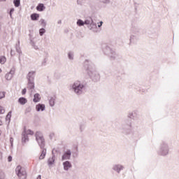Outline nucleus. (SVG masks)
Returning <instances> with one entry per match:
<instances>
[{
    "label": "nucleus",
    "instance_id": "obj_1",
    "mask_svg": "<svg viewBox=\"0 0 179 179\" xmlns=\"http://www.w3.org/2000/svg\"><path fill=\"white\" fill-rule=\"evenodd\" d=\"M115 129L117 132L124 134V135H129L132 133V121L126 119L121 124L116 125Z\"/></svg>",
    "mask_w": 179,
    "mask_h": 179
},
{
    "label": "nucleus",
    "instance_id": "obj_2",
    "mask_svg": "<svg viewBox=\"0 0 179 179\" xmlns=\"http://www.w3.org/2000/svg\"><path fill=\"white\" fill-rule=\"evenodd\" d=\"M69 90L73 92L77 96H81L86 90V85L83 84L80 80H76L70 85Z\"/></svg>",
    "mask_w": 179,
    "mask_h": 179
},
{
    "label": "nucleus",
    "instance_id": "obj_3",
    "mask_svg": "<svg viewBox=\"0 0 179 179\" xmlns=\"http://www.w3.org/2000/svg\"><path fill=\"white\" fill-rule=\"evenodd\" d=\"M88 64L89 61L85 60L84 66L87 71V75H89L90 79H92L93 82H99V80H100V74L99 73V71L92 69V67L88 65Z\"/></svg>",
    "mask_w": 179,
    "mask_h": 179
},
{
    "label": "nucleus",
    "instance_id": "obj_4",
    "mask_svg": "<svg viewBox=\"0 0 179 179\" xmlns=\"http://www.w3.org/2000/svg\"><path fill=\"white\" fill-rule=\"evenodd\" d=\"M131 34L129 38V45H132V44H136L138 41H139V29L136 27H133L131 29Z\"/></svg>",
    "mask_w": 179,
    "mask_h": 179
},
{
    "label": "nucleus",
    "instance_id": "obj_5",
    "mask_svg": "<svg viewBox=\"0 0 179 179\" xmlns=\"http://www.w3.org/2000/svg\"><path fill=\"white\" fill-rule=\"evenodd\" d=\"M85 24L91 31H93L94 33H97V24L94 22L92 17H87V18H85Z\"/></svg>",
    "mask_w": 179,
    "mask_h": 179
},
{
    "label": "nucleus",
    "instance_id": "obj_6",
    "mask_svg": "<svg viewBox=\"0 0 179 179\" xmlns=\"http://www.w3.org/2000/svg\"><path fill=\"white\" fill-rule=\"evenodd\" d=\"M102 50L103 54L109 57V58H111V59H115V58H117V53H115V50H114V49L111 48L110 46L103 45L102 46Z\"/></svg>",
    "mask_w": 179,
    "mask_h": 179
},
{
    "label": "nucleus",
    "instance_id": "obj_7",
    "mask_svg": "<svg viewBox=\"0 0 179 179\" xmlns=\"http://www.w3.org/2000/svg\"><path fill=\"white\" fill-rule=\"evenodd\" d=\"M36 141L41 149L45 148V139L41 131H36L35 134Z\"/></svg>",
    "mask_w": 179,
    "mask_h": 179
},
{
    "label": "nucleus",
    "instance_id": "obj_8",
    "mask_svg": "<svg viewBox=\"0 0 179 179\" xmlns=\"http://www.w3.org/2000/svg\"><path fill=\"white\" fill-rule=\"evenodd\" d=\"M169 144H167L164 141H162L157 151L158 155L159 156H167V155H169Z\"/></svg>",
    "mask_w": 179,
    "mask_h": 179
},
{
    "label": "nucleus",
    "instance_id": "obj_9",
    "mask_svg": "<svg viewBox=\"0 0 179 179\" xmlns=\"http://www.w3.org/2000/svg\"><path fill=\"white\" fill-rule=\"evenodd\" d=\"M15 173L20 179H26V170L20 166H18L15 169Z\"/></svg>",
    "mask_w": 179,
    "mask_h": 179
},
{
    "label": "nucleus",
    "instance_id": "obj_10",
    "mask_svg": "<svg viewBox=\"0 0 179 179\" xmlns=\"http://www.w3.org/2000/svg\"><path fill=\"white\" fill-rule=\"evenodd\" d=\"M127 118H129V120H133L134 121H135V120H138V118H139V113L138 110H134L129 111L127 114Z\"/></svg>",
    "mask_w": 179,
    "mask_h": 179
},
{
    "label": "nucleus",
    "instance_id": "obj_11",
    "mask_svg": "<svg viewBox=\"0 0 179 179\" xmlns=\"http://www.w3.org/2000/svg\"><path fill=\"white\" fill-rule=\"evenodd\" d=\"M124 165L120 164H114L112 167V169L113 171H115L117 173V174H120L122 170H124Z\"/></svg>",
    "mask_w": 179,
    "mask_h": 179
},
{
    "label": "nucleus",
    "instance_id": "obj_12",
    "mask_svg": "<svg viewBox=\"0 0 179 179\" xmlns=\"http://www.w3.org/2000/svg\"><path fill=\"white\" fill-rule=\"evenodd\" d=\"M71 156H72V152L71 150H67L62 156V162H64V160H71Z\"/></svg>",
    "mask_w": 179,
    "mask_h": 179
},
{
    "label": "nucleus",
    "instance_id": "obj_13",
    "mask_svg": "<svg viewBox=\"0 0 179 179\" xmlns=\"http://www.w3.org/2000/svg\"><path fill=\"white\" fill-rule=\"evenodd\" d=\"M34 78H36V71H29L27 75L28 82H34Z\"/></svg>",
    "mask_w": 179,
    "mask_h": 179
},
{
    "label": "nucleus",
    "instance_id": "obj_14",
    "mask_svg": "<svg viewBox=\"0 0 179 179\" xmlns=\"http://www.w3.org/2000/svg\"><path fill=\"white\" fill-rule=\"evenodd\" d=\"M15 75V69H11L10 72L7 73L5 75V79L7 80H12V78H13V76Z\"/></svg>",
    "mask_w": 179,
    "mask_h": 179
},
{
    "label": "nucleus",
    "instance_id": "obj_15",
    "mask_svg": "<svg viewBox=\"0 0 179 179\" xmlns=\"http://www.w3.org/2000/svg\"><path fill=\"white\" fill-rule=\"evenodd\" d=\"M15 48L16 52L19 54L18 59L19 61H20V57L22 55V49L20 48V41H18L17 43H16Z\"/></svg>",
    "mask_w": 179,
    "mask_h": 179
},
{
    "label": "nucleus",
    "instance_id": "obj_16",
    "mask_svg": "<svg viewBox=\"0 0 179 179\" xmlns=\"http://www.w3.org/2000/svg\"><path fill=\"white\" fill-rule=\"evenodd\" d=\"M36 110L38 111V113H40V111H45V105L43 103H38L36 106Z\"/></svg>",
    "mask_w": 179,
    "mask_h": 179
},
{
    "label": "nucleus",
    "instance_id": "obj_17",
    "mask_svg": "<svg viewBox=\"0 0 179 179\" xmlns=\"http://www.w3.org/2000/svg\"><path fill=\"white\" fill-rule=\"evenodd\" d=\"M63 167H64V170H65V171H68V170H69L71 168H72V164H71V162L69 161H66V162H63Z\"/></svg>",
    "mask_w": 179,
    "mask_h": 179
},
{
    "label": "nucleus",
    "instance_id": "obj_18",
    "mask_svg": "<svg viewBox=\"0 0 179 179\" xmlns=\"http://www.w3.org/2000/svg\"><path fill=\"white\" fill-rule=\"evenodd\" d=\"M41 149V153L39 156V160H43V159L45 158V155H47V149L45 148V147Z\"/></svg>",
    "mask_w": 179,
    "mask_h": 179
},
{
    "label": "nucleus",
    "instance_id": "obj_19",
    "mask_svg": "<svg viewBox=\"0 0 179 179\" xmlns=\"http://www.w3.org/2000/svg\"><path fill=\"white\" fill-rule=\"evenodd\" d=\"M54 163H55V155H52L48 160V165L49 166V167H51V166H52Z\"/></svg>",
    "mask_w": 179,
    "mask_h": 179
},
{
    "label": "nucleus",
    "instance_id": "obj_20",
    "mask_svg": "<svg viewBox=\"0 0 179 179\" xmlns=\"http://www.w3.org/2000/svg\"><path fill=\"white\" fill-rule=\"evenodd\" d=\"M55 101H57V97L52 96L49 99V105L50 107H54L55 106Z\"/></svg>",
    "mask_w": 179,
    "mask_h": 179
},
{
    "label": "nucleus",
    "instance_id": "obj_21",
    "mask_svg": "<svg viewBox=\"0 0 179 179\" xmlns=\"http://www.w3.org/2000/svg\"><path fill=\"white\" fill-rule=\"evenodd\" d=\"M36 10L38 12H43L45 10V7L43 3H38V6H36Z\"/></svg>",
    "mask_w": 179,
    "mask_h": 179
},
{
    "label": "nucleus",
    "instance_id": "obj_22",
    "mask_svg": "<svg viewBox=\"0 0 179 179\" xmlns=\"http://www.w3.org/2000/svg\"><path fill=\"white\" fill-rule=\"evenodd\" d=\"M41 100V97L40 96V94L36 93L34 95V103H38Z\"/></svg>",
    "mask_w": 179,
    "mask_h": 179
},
{
    "label": "nucleus",
    "instance_id": "obj_23",
    "mask_svg": "<svg viewBox=\"0 0 179 179\" xmlns=\"http://www.w3.org/2000/svg\"><path fill=\"white\" fill-rule=\"evenodd\" d=\"M18 103L21 104V106H24L27 103V99L24 97H20L18 99Z\"/></svg>",
    "mask_w": 179,
    "mask_h": 179
},
{
    "label": "nucleus",
    "instance_id": "obj_24",
    "mask_svg": "<svg viewBox=\"0 0 179 179\" xmlns=\"http://www.w3.org/2000/svg\"><path fill=\"white\" fill-rule=\"evenodd\" d=\"M22 143H26V142H29V136L22 133Z\"/></svg>",
    "mask_w": 179,
    "mask_h": 179
},
{
    "label": "nucleus",
    "instance_id": "obj_25",
    "mask_svg": "<svg viewBox=\"0 0 179 179\" xmlns=\"http://www.w3.org/2000/svg\"><path fill=\"white\" fill-rule=\"evenodd\" d=\"M27 89L31 91L34 89V81H28Z\"/></svg>",
    "mask_w": 179,
    "mask_h": 179
},
{
    "label": "nucleus",
    "instance_id": "obj_26",
    "mask_svg": "<svg viewBox=\"0 0 179 179\" xmlns=\"http://www.w3.org/2000/svg\"><path fill=\"white\" fill-rule=\"evenodd\" d=\"M38 17H40V14L33 13L31 15V20H38Z\"/></svg>",
    "mask_w": 179,
    "mask_h": 179
},
{
    "label": "nucleus",
    "instance_id": "obj_27",
    "mask_svg": "<svg viewBox=\"0 0 179 179\" xmlns=\"http://www.w3.org/2000/svg\"><path fill=\"white\" fill-rule=\"evenodd\" d=\"M74 57H75V55H74L73 52L70 51L68 52V58L70 61H73Z\"/></svg>",
    "mask_w": 179,
    "mask_h": 179
},
{
    "label": "nucleus",
    "instance_id": "obj_28",
    "mask_svg": "<svg viewBox=\"0 0 179 179\" xmlns=\"http://www.w3.org/2000/svg\"><path fill=\"white\" fill-rule=\"evenodd\" d=\"M22 133L25 134V135H34V132L31 129L26 130V129H24Z\"/></svg>",
    "mask_w": 179,
    "mask_h": 179
},
{
    "label": "nucleus",
    "instance_id": "obj_29",
    "mask_svg": "<svg viewBox=\"0 0 179 179\" xmlns=\"http://www.w3.org/2000/svg\"><path fill=\"white\" fill-rule=\"evenodd\" d=\"M0 179H6V174L2 169H0Z\"/></svg>",
    "mask_w": 179,
    "mask_h": 179
},
{
    "label": "nucleus",
    "instance_id": "obj_30",
    "mask_svg": "<svg viewBox=\"0 0 179 179\" xmlns=\"http://www.w3.org/2000/svg\"><path fill=\"white\" fill-rule=\"evenodd\" d=\"M6 62V57L5 56H0V64L3 65Z\"/></svg>",
    "mask_w": 179,
    "mask_h": 179
},
{
    "label": "nucleus",
    "instance_id": "obj_31",
    "mask_svg": "<svg viewBox=\"0 0 179 179\" xmlns=\"http://www.w3.org/2000/svg\"><path fill=\"white\" fill-rule=\"evenodd\" d=\"M12 117V111L8 112L6 117V121H8V122H10V118Z\"/></svg>",
    "mask_w": 179,
    "mask_h": 179
},
{
    "label": "nucleus",
    "instance_id": "obj_32",
    "mask_svg": "<svg viewBox=\"0 0 179 179\" xmlns=\"http://www.w3.org/2000/svg\"><path fill=\"white\" fill-rule=\"evenodd\" d=\"M77 25L79 26L80 27L82 26H85V21H83L82 20H78Z\"/></svg>",
    "mask_w": 179,
    "mask_h": 179
},
{
    "label": "nucleus",
    "instance_id": "obj_33",
    "mask_svg": "<svg viewBox=\"0 0 179 179\" xmlns=\"http://www.w3.org/2000/svg\"><path fill=\"white\" fill-rule=\"evenodd\" d=\"M13 3L15 8H19V6H20V0H14Z\"/></svg>",
    "mask_w": 179,
    "mask_h": 179
},
{
    "label": "nucleus",
    "instance_id": "obj_34",
    "mask_svg": "<svg viewBox=\"0 0 179 179\" xmlns=\"http://www.w3.org/2000/svg\"><path fill=\"white\" fill-rule=\"evenodd\" d=\"M39 22H40L41 26H43V27H45V26H47V22H45V20L41 19Z\"/></svg>",
    "mask_w": 179,
    "mask_h": 179
},
{
    "label": "nucleus",
    "instance_id": "obj_35",
    "mask_svg": "<svg viewBox=\"0 0 179 179\" xmlns=\"http://www.w3.org/2000/svg\"><path fill=\"white\" fill-rule=\"evenodd\" d=\"M45 33V29L41 28L39 29V35L40 36H44Z\"/></svg>",
    "mask_w": 179,
    "mask_h": 179
},
{
    "label": "nucleus",
    "instance_id": "obj_36",
    "mask_svg": "<svg viewBox=\"0 0 179 179\" xmlns=\"http://www.w3.org/2000/svg\"><path fill=\"white\" fill-rule=\"evenodd\" d=\"M85 2H86V0H77V3L80 6H82Z\"/></svg>",
    "mask_w": 179,
    "mask_h": 179
},
{
    "label": "nucleus",
    "instance_id": "obj_37",
    "mask_svg": "<svg viewBox=\"0 0 179 179\" xmlns=\"http://www.w3.org/2000/svg\"><path fill=\"white\" fill-rule=\"evenodd\" d=\"M47 65V58H44L41 62V66H45Z\"/></svg>",
    "mask_w": 179,
    "mask_h": 179
},
{
    "label": "nucleus",
    "instance_id": "obj_38",
    "mask_svg": "<svg viewBox=\"0 0 179 179\" xmlns=\"http://www.w3.org/2000/svg\"><path fill=\"white\" fill-rule=\"evenodd\" d=\"M5 94H6V92H0V100H2V99H5Z\"/></svg>",
    "mask_w": 179,
    "mask_h": 179
},
{
    "label": "nucleus",
    "instance_id": "obj_39",
    "mask_svg": "<svg viewBox=\"0 0 179 179\" xmlns=\"http://www.w3.org/2000/svg\"><path fill=\"white\" fill-rule=\"evenodd\" d=\"M101 3L108 4L110 3V0H98Z\"/></svg>",
    "mask_w": 179,
    "mask_h": 179
},
{
    "label": "nucleus",
    "instance_id": "obj_40",
    "mask_svg": "<svg viewBox=\"0 0 179 179\" xmlns=\"http://www.w3.org/2000/svg\"><path fill=\"white\" fill-rule=\"evenodd\" d=\"M31 44L32 45V47L34 48V50H38V46L36 45V44L31 40Z\"/></svg>",
    "mask_w": 179,
    "mask_h": 179
},
{
    "label": "nucleus",
    "instance_id": "obj_41",
    "mask_svg": "<svg viewBox=\"0 0 179 179\" xmlns=\"http://www.w3.org/2000/svg\"><path fill=\"white\" fill-rule=\"evenodd\" d=\"M0 114H5V108L0 106Z\"/></svg>",
    "mask_w": 179,
    "mask_h": 179
},
{
    "label": "nucleus",
    "instance_id": "obj_42",
    "mask_svg": "<svg viewBox=\"0 0 179 179\" xmlns=\"http://www.w3.org/2000/svg\"><path fill=\"white\" fill-rule=\"evenodd\" d=\"M15 12V8H11L10 10V13H9V15L10 16V17H12V13Z\"/></svg>",
    "mask_w": 179,
    "mask_h": 179
},
{
    "label": "nucleus",
    "instance_id": "obj_43",
    "mask_svg": "<svg viewBox=\"0 0 179 179\" xmlns=\"http://www.w3.org/2000/svg\"><path fill=\"white\" fill-rule=\"evenodd\" d=\"M54 136H55V134L54 133H50L49 135L50 139H52V138H54Z\"/></svg>",
    "mask_w": 179,
    "mask_h": 179
},
{
    "label": "nucleus",
    "instance_id": "obj_44",
    "mask_svg": "<svg viewBox=\"0 0 179 179\" xmlns=\"http://www.w3.org/2000/svg\"><path fill=\"white\" fill-rule=\"evenodd\" d=\"M26 92H27V90L26 88H24L22 91V94H26Z\"/></svg>",
    "mask_w": 179,
    "mask_h": 179
},
{
    "label": "nucleus",
    "instance_id": "obj_45",
    "mask_svg": "<svg viewBox=\"0 0 179 179\" xmlns=\"http://www.w3.org/2000/svg\"><path fill=\"white\" fill-rule=\"evenodd\" d=\"M30 111H31V107H28V108L26 109V112H27V113H30Z\"/></svg>",
    "mask_w": 179,
    "mask_h": 179
},
{
    "label": "nucleus",
    "instance_id": "obj_46",
    "mask_svg": "<svg viewBox=\"0 0 179 179\" xmlns=\"http://www.w3.org/2000/svg\"><path fill=\"white\" fill-rule=\"evenodd\" d=\"M3 154L2 153V151L0 150V162H1V160H2V159L3 157Z\"/></svg>",
    "mask_w": 179,
    "mask_h": 179
},
{
    "label": "nucleus",
    "instance_id": "obj_47",
    "mask_svg": "<svg viewBox=\"0 0 179 179\" xmlns=\"http://www.w3.org/2000/svg\"><path fill=\"white\" fill-rule=\"evenodd\" d=\"M8 162H12V156H8Z\"/></svg>",
    "mask_w": 179,
    "mask_h": 179
},
{
    "label": "nucleus",
    "instance_id": "obj_48",
    "mask_svg": "<svg viewBox=\"0 0 179 179\" xmlns=\"http://www.w3.org/2000/svg\"><path fill=\"white\" fill-rule=\"evenodd\" d=\"M10 142L11 145H13V138H10Z\"/></svg>",
    "mask_w": 179,
    "mask_h": 179
},
{
    "label": "nucleus",
    "instance_id": "obj_49",
    "mask_svg": "<svg viewBox=\"0 0 179 179\" xmlns=\"http://www.w3.org/2000/svg\"><path fill=\"white\" fill-rule=\"evenodd\" d=\"M62 23V21L61 20H58L57 21V24H61Z\"/></svg>",
    "mask_w": 179,
    "mask_h": 179
},
{
    "label": "nucleus",
    "instance_id": "obj_50",
    "mask_svg": "<svg viewBox=\"0 0 179 179\" xmlns=\"http://www.w3.org/2000/svg\"><path fill=\"white\" fill-rule=\"evenodd\" d=\"M36 179H41V176H38L37 178Z\"/></svg>",
    "mask_w": 179,
    "mask_h": 179
},
{
    "label": "nucleus",
    "instance_id": "obj_51",
    "mask_svg": "<svg viewBox=\"0 0 179 179\" xmlns=\"http://www.w3.org/2000/svg\"><path fill=\"white\" fill-rule=\"evenodd\" d=\"M10 55H13V50H12L10 51Z\"/></svg>",
    "mask_w": 179,
    "mask_h": 179
},
{
    "label": "nucleus",
    "instance_id": "obj_52",
    "mask_svg": "<svg viewBox=\"0 0 179 179\" xmlns=\"http://www.w3.org/2000/svg\"><path fill=\"white\" fill-rule=\"evenodd\" d=\"M99 23H100L101 26H103V22L101 21Z\"/></svg>",
    "mask_w": 179,
    "mask_h": 179
},
{
    "label": "nucleus",
    "instance_id": "obj_53",
    "mask_svg": "<svg viewBox=\"0 0 179 179\" xmlns=\"http://www.w3.org/2000/svg\"><path fill=\"white\" fill-rule=\"evenodd\" d=\"M2 135V131L0 130V136Z\"/></svg>",
    "mask_w": 179,
    "mask_h": 179
},
{
    "label": "nucleus",
    "instance_id": "obj_54",
    "mask_svg": "<svg viewBox=\"0 0 179 179\" xmlns=\"http://www.w3.org/2000/svg\"><path fill=\"white\" fill-rule=\"evenodd\" d=\"M98 27H101V24H99V25H98Z\"/></svg>",
    "mask_w": 179,
    "mask_h": 179
},
{
    "label": "nucleus",
    "instance_id": "obj_55",
    "mask_svg": "<svg viewBox=\"0 0 179 179\" xmlns=\"http://www.w3.org/2000/svg\"><path fill=\"white\" fill-rule=\"evenodd\" d=\"M0 125H2V121L0 120Z\"/></svg>",
    "mask_w": 179,
    "mask_h": 179
},
{
    "label": "nucleus",
    "instance_id": "obj_56",
    "mask_svg": "<svg viewBox=\"0 0 179 179\" xmlns=\"http://www.w3.org/2000/svg\"><path fill=\"white\" fill-rule=\"evenodd\" d=\"M5 1V0H0V2H2V1Z\"/></svg>",
    "mask_w": 179,
    "mask_h": 179
},
{
    "label": "nucleus",
    "instance_id": "obj_57",
    "mask_svg": "<svg viewBox=\"0 0 179 179\" xmlns=\"http://www.w3.org/2000/svg\"><path fill=\"white\" fill-rule=\"evenodd\" d=\"M1 72H2V70L0 69V73H1Z\"/></svg>",
    "mask_w": 179,
    "mask_h": 179
},
{
    "label": "nucleus",
    "instance_id": "obj_58",
    "mask_svg": "<svg viewBox=\"0 0 179 179\" xmlns=\"http://www.w3.org/2000/svg\"><path fill=\"white\" fill-rule=\"evenodd\" d=\"M44 1H47V0H44Z\"/></svg>",
    "mask_w": 179,
    "mask_h": 179
}]
</instances>
